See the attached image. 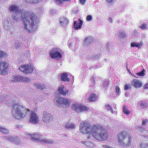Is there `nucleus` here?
Returning <instances> with one entry per match:
<instances>
[{
  "label": "nucleus",
  "mask_w": 148,
  "mask_h": 148,
  "mask_svg": "<svg viewBox=\"0 0 148 148\" xmlns=\"http://www.w3.org/2000/svg\"><path fill=\"white\" fill-rule=\"evenodd\" d=\"M2 98H0V103H1V102H4L5 100H3V99H2Z\"/></svg>",
  "instance_id": "nucleus-52"
},
{
  "label": "nucleus",
  "mask_w": 148,
  "mask_h": 148,
  "mask_svg": "<svg viewBox=\"0 0 148 148\" xmlns=\"http://www.w3.org/2000/svg\"><path fill=\"white\" fill-rule=\"evenodd\" d=\"M50 55L51 57L53 59L60 58L62 57V55L60 52L57 51V49L54 50H53L50 53Z\"/></svg>",
  "instance_id": "nucleus-9"
},
{
  "label": "nucleus",
  "mask_w": 148,
  "mask_h": 148,
  "mask_svg": "<svg viewBox=\"0 0 148 148\" xmlns=\"http://www.w3.org/2000/svg\"><path fill=\"white\" fill-rule=\"evenodd\" d=\"M60 105H63V101H64V98H63V100H60Z\"/></svg>",
  "instance_id": "nucleus-50"
},
{
  "label": "nucleus",
  "mask_w": 148,
  "mask_h": 148,
  "mask_svg": "<svg viewBox=\"0 0 148 148\" xmlns=\"http://www.w3.org/2000/svg\"><path fill=\"white\" fill-rule=\"evenodd\" d=\"M30 79L28 77H23L22 81L25 82H29Z\"/></svg>",
  "instance_id": "nucleus-40"
},
{
  "label": "nucleus",
  "mask_w": 148,
  "mask_h": 148,
  "mask_svg": "<svg viewBox=\"0 0 148 148\" xmlns=\"http://www.w3.org/2000/svg\"><path fill=\"white\" fill-rule=\"evenodd\" d=\"M106 47L107 51L111 52L112 48L110 44L107 43L106 45Z\"/></svg>",
  "instance_id": "nucleus-32"
},
{
  "label": "nucleus",
  "mask_w": 148,
  "mask_h": 148,
  "mask_svg": "<svg viewBox=\"0 0 148 148\" xmlns=\"http://www.w3.org/2000/svg\"><path fill=\"white\" fill-rule=\"evenodd\" d=\"M148 122V121L147 119H145L142 121V125H146Z\"/></svg>",
  "instance_id": "nucleus-46"
},
{
  "label": "nucleus",
  "mask_w": 148,
  "mask_h": 148,
  "mask_svg": "<svg viewBox=\"0 0 148 148\" xmlns=\"http://www.w3.org/2000/svg\"><path fill=\"white\" fill-rule=\"evenodd\" d=\"M60 24L63 26H65L68 23V21L65 17H61L60 19Z\"/></svg>",
  "instance_id": "nucleus-17"
},
{
  "label": "nucleus",
  "mask_w": 148,
  "mask_h": 148,
  "mask_svg": "<svg viewBox=\"0 0 148 148\" xmlns=\"http://www.w3.org/2000/svg\"><path fill=\"white\" fill-rule=\"evenodd\" d=\"M86 0H80V3L82 4H84L86 2Z\"/></svg>",
  "instance_id": "nucleus-49"
},
{
  "label": "nucleus",
  "mask_w": 148,
  "mask_h": 148,
  "mask_svg": "<svg viewBox=\"0 0 148 148\" xmlns=\"http://www.w3.org/2000/svg\"><path fill=\"white\" fill-rule=\"evenodd\" d=\"M127 67V66H126V67Z\"/></svg>",
  "instance_id": "nucleus-57"
},
{
  "label": "nucleus",
  "mask_w": 148,
  "mask_h": 148,
  "mask_svg": "<svg viewBox=\"0 0 148 148\" xmlns=\"http://www.w3.org/2000/svg\"><path fill=\"white\" fill-rule=\"evenodd\" d=\"M3 139L5 140H8L12 142H14L15 143H17V140L18 139V138L17 136L15 137H7L6 136L3 137Z\"/></svg>",
  "instance_id": "nucleus-14"
},
{
  "label": "nucleus",
  "mask_w": 148,
  "mask_h": 148,
  "mask_svg": "<svg viewBox=\"0 0 148 148\" xmlns=\"http://www.w3.org/2000/svg\"><path fill=\"white\" fill-rule=\"evenodd\" d=\"M132 139L129 134L125 131H121L119 133L118 141L119 145L125 147H130Z\"/></svg>",
  "instance_id": "nucleus-3"
},
{
  "label": "nucleus",
  "mask_w": 148,
  "mask_h": 148,
  "mask_svg": "<svg viewBox=\"0 0 148 148\" xmlns=\"http://www.w3.org/2000/svg\"><path fill=\"white\" fill-rule=\"evenodd\" d=\"M27 135L30 136L33 141L37 140H40L41 141L42 143H47L49 144H53L54 143L53 141L51 139H47L46 138L41 139L42 138V135L37 133H35L33 134H27Z\"/></svg>",
  "instance_id": "nucleus-7"
},
{
  "label": "nucleus",
  "mask_w": 148,
  "mask_h": 148,
  "mask_svg": "<svg viewBox=\"0 0 148 148\" xmlns=\"http://www.w3.org/2000/svg\"><path fill=\"white\" fill-rule=\"evenodd\" d=\"M108 20L110 22V23L112 22V19L111 18L109 17L108 18Z\"/></svg>",
  "instance_id": "nucleus-54"
},
{
  "label": "nucleus",
  "mask_w": 148,
  "mask_h": 148,
  "mask_svg": "<svg viewBox=\"0 0 148 148\" xmlns=\"http://www.w3.org/2000/svg\"><path fill=\"white\" fill-rule=\"evenodd\" d=\"M100 56V54H98L97 55L94 56L93 58L96 59H97Z\"/></svg>",
  "instance_id": "nucleus-48"
},
{
  "label": "nucleus",
  "mask_w": 148,
  "mask_h": 148,
  "mask_svg": "<svg viewBox=\"0 0 148 148\" xmlns=\"http://www.w3.org/2000/svg\"><path fill=\"white\" fill-rule=\"evenodd\" d=\"M140 146L142 148H145V147H147V144L143 143V142L141 143Z\"/></svg>",
  "instance_id": "nucleus-42"
},
{
  "label": "nucleus",
  "mask_w": 148,
  "mask_h": 148,
  "mask_svg": "<svg viewBox=\"0 0 148 148\" xmlns=\"http://www.w3.org/2000/svg\"><path fill=\"white\" fill-rule=\"evenodd\" d=\"M86 19L88 21H89L92 19V17L91 15H88L86 17Z\"/></svg>",
  "instance_id": "nucleus-47"
},
{
  "label": "nucleus",
  "mask_w": 148,
  "mask_h": 148,
  "mask_svg": "<svg viewBox=\"0 0 148 148\" xmlns=\"http://www.w3.org/2000/svg\"><path fill=\"white\" fill-rule=\"evenodd\" d=\"M92 81V84H93V85H94L95 83V80H94L93 81Z\"/></svg>",
  "instance_id": "nucleus-55"
},
{
  "label": "nucleus",
  "mask_w": 148,
  "mask_h": 148,
  "mask_svg": "<svg viewBox=\"0 0 148 148\" xmlns=\"http://www.w3.org/2000/svg\"><path fill=\"white\" fill-rule=\"evenodd\" d=\"M26 111L24 107L17 103L13 106L12 111V115L15 118L20 119L25 116Z\"/></svg>",
  "instance_id": "nucleus-4"
},
{
  "label": "nucleus",
  "mask_w": 148,
  "mask_h": 148,
  "mask_svg": "<svg viewBox=\"0 0 148 148\" xmlns=\"http://www.w3.org/2000/svg\"><path fill=\"white\" fill-rule=\"evenodd\" d=\"M64 126L66 128L69 129H72L75 127L74 123L69 122L65 123Z\"/></svg>",
  "instance_id": "nucleus-23"
},
{
  "label": "nucleus",
  "mask_w": 148,
  "mask_h": 148,
  "mask_svg": "<svg viewBox=\"0 0 148 148\" xmlns=\"http://www.w3.org/2000/svg\"><path fill=\"white\" fill-rule=\"evenodd\" d=\"M104 146L105 148H112V147L108 146L107 145H104Z\"/></svg>",
  "instance_id": "nucleus-51"
},
{
  "label": "nucleus",
  "mask_w": 148,
  "mask_h": 148,
  "mask_svg": "<svg viewBox=\"0 0 148 148\" xmlns=\"http://www.w3.org/2000/svg\"><path fill=\"white\" fill-rule=\"evenodd\" d=\"M108 80L105 81L103 82L101 84V86L103 88H106L108 84Z\"/></svg>",
  "instance_id": "nucleus-33"
},
{
  "label": "nucleus",
  "mask_w": 148,
  "mask_h": 148,
  "mask_svg": "<svg viewBox=\"0 0 148 148\" xmlns=\"http://www.w3.org/2000/svg\"><path fill=\"white\" fill-rule=\"evenodd\" d=\"M138 107H140L141 109L146 108L147 106V104L146 102L141 101L139 103Z\"/></svg>",
  "instance_id": "nucleus-26"
},
{
  "label": "nucleus",
  "mask_w": 148,
  "mask_h": 148,
  "mask_svg": "<svg viewBox=\"0 0 148 148\" xmlns=\"http://www.w3.org/2000/svg\"><path fill=\"white\" fill-rule=\"evenodd\" d=\"M130 85L129 84H127L125 85L124 87V90H128L129 88H130Z\"/></svg>",
  "instance_id": "nucleus-44"
},
{
  "label": "nucleus",
  "mask_w": 148,
  "mask_h": 148,
  "mask_svg": "<svg viewBox=\"0 0 148 148\" xmlns=\"http://www.w3.org/2000/svg\"><path fill=\"white\" fill-rule=\"evenodd\" d=\"M39 121L38 117L36 114L34 112H31L30 121L33 123H36Z\"/></svg>",
  "instance_id": "nucleus-10"
},
{
  "label": "nucleus",
  "mask_w": 148,
  "mask_h": 148,
  "mask_svg": "<svg viewBox=\"0 0 148 148\" xmlns=\"http://www.w3.org/2000/svg\"><path fill=\"white\" fill-rule=\"evenodd\" d=\"M51 114L49 113L44 112L42 117L43 121L46 123H49L52 119Z\"/></svg>",
  "instance_id": "nucleus-12"
},
{
  "label": "nucleus",
  "mask_w": 148,
  "mask_h": 148,
  "mask_svg": "<svg viewBox=\"0 0 148 148\" xmlns=\"http://www.w3.org/2000/svg\"><path fill=\"white\" fill-rule=\"evenodd\" d=\"M80 130L82 133L92 134L96 140L100 141L106 140L108 136L105 130L101 126L94 125L92 127L89 123H81Z\"/></svg>",
  "instance_id": "nucleus-1"
},
{
  "label": "nucleus",
  "mask_w": 148,
  "mask_h": 148,
  "mask_svg": "<svg viewBox=\"0 0 148 148\" xmlns=\"http://www.w3.org/2000/svg\"><path fill=\"white\" fill-rule=\"evenodd\" d=\"M143 43L140 42L139 43H137L136 42H133L131 43V46L132 47H137L140 48L142 46Z\"/></svg>",
  "instance_id": "nucleus-24"
},
{
  "label": "nucleus",
  "mask_w": 148,
  "mask_h": 148,
  "mask_svg": "<svg viewBox=\"0 0 148 148\" xmlns=\"http://www.w3.org/2000/svg\"><path fill=\"white\" fill-rule=\"evenodd\" d=\"M60 79L61 81L69 82V79L66 73H63L61 75Z\"/></svg>",
  "instance_id": "nucleus-19"
},
{
  "label": "nucleus",
  "mask_w": 148,
  "mask_h": 148,
  "mask_svg": "<svg viewBox=\"0 0 148 148\" xmlns=\"http://www.w3.org/2000/svg\"><path fill=\"white\" fill-rule=\"evenodd\" d=\"M132 83L133 86L136 88L140 87L142 86L141 83L138 80L136 79H133L132 82Z\"/></svg>",
  "instance_id": "nucleus-16"
},
{
  "label": "nucleus",
  "mask_w": 148,
  "mask_h": 148,
  "mask_svg": "<svg viewBox=\"0 0 148 148\" xmlns=\"http://www.w3.org/2000/svg\"><path fill=\"white\" fill-rule=\"evenodd\" d=\"M139 27L143 30L147 29V24L145 23L142 24L140 25L139 26Z\"/></svg>",
  "instance_id": "nucleus-39"
},
{
  "label": "nucleus",
  "mask_w": 148,
  "mask_h": 148,
  "mask_svg": "<svg viewBox=\"0 0 148 148\" xmlns=\"http://www.w3.org/2000/svg\"><path fill=\"white\" fill-rule=\"evenodd\" d=\"M93 42V39L91 37H88L86 38L84 40L83 45L86 48L88 47L91 45Z\"/></svg>",
  "instance_id": "nucleus-11"
},
{
  "label": "nucleus",
  "mask_w": 148,
  "mask_h": 148,
  "mask_svg": "<svg viewBox=\"0 0 148 148\" xmlns=\"http://www.w3.org/2000/svg\"><path fill=\"white\" fill-rule=\"evenodd\" d=\"M81 109L80 112H82L84 111H88V108L85 106L80 105Z\"/></svg>",
  "instance_id": "nucleus-31"
},
{
  "label": "nucleus",
  "mask_w": 148,
  "mask_h": 148,
  "mask_svg": "<svg viewBox=\"0 0 148 148\" xmlns=\"http://www.w3.org/2000/svg\"><path fill=\"white\" fill-rule=\"evenodd\" d=\"M123 111L125 114L128 115L130 114L129 111L127 110V109L125 107V106H123Z\"/></svg>",
  "instance_id": "nucleus-34"
},
{
  "label": "nucleus",
  "mask_w": 148,
  "mask_h": 148,
  "mask_svg": "<svg viewBox=\"0 0 148 148\" xmlns=\"http://www.w3.org/2000/svg\"><path fill=\"white\" fill-rule=\"evenodd\" d=\"M19 7L16 5H12L10 8V10L12 15V19L14 22L20 19L21 14L18 10Z\"/></svg>",
  "instance_id": "nucleus-6"
},
{
  "label": "nucleus",
  "mask_w": 148,
  "mask_h": 148,
  "mask_svg": "<svg viewBox=\"0 0 148 148\" xmlns=\"http://www.w3.org/2000/svg\"><path fill=\"white\" fill-rule=\"evenodd\" d=\"M80 21V22L78 23L77 21H75L73 24L74 27L76 30H77L82 27L83 24L82 21L80 19H79Z\"/></svg>",
  "instance_id": "nucleus-15"
},
{
  "label": "nucleus",
  "mask_w": 148,
  "mask_h": 148,
  "mask_svg": "<svg viewBox=\"0 0 148 148\" xmlns=\"http://www.w3.org/2000/svg\"><path fill=\"white\" fill-rule=\"evenodd\" d=\"M135 128L140 132H142L143 131L145 130L144 128L138 125L136 126Z\"/></svg>",
  "instance_id": "nucleus-35"
},
{
  "label": "nucleus",
  "mask_w": 148,
  "mask_h": 148,
  "mask_svg": "<svg viewBox=\"0 0 148 148\" xmlns=\"http://www.w3.org/2000/svg\"><path fill=\"white\" fill-rule=\"evenodd\" d=\"M5 56V53L0 50V60H3ZM8 70V64L5 62L0 61V74L1 75L6 74Z\"/></svg>",
  "instance_id": "nucleus-5"
},
{
  "label": "nucleus",
  "mask_w": 148,
  "mask_h": 148,
  "mask_svg": "<svg viewBox=\"0 0 148 148\" xmlns=\"http://www.w3.org/2000/svg\"><path fill=\"white\" fill-rule=\"evenodd\" d=\"M0 131L5 134H8L9 132V131L8 129L2 127H0Z\"/></svg>",
  "instance_id": "nucleus-30"
},
{
  "label": "nucleus",
  "mask_w": 148,
  "mask_h": 148,
  "mask_svg": "<svg viewBox=\"0 0 148 148\" xmlns=\"http://www.w3.org/2000/svg\"><path fill=\"white\" fill-rule=\"evenodd\" d=\"M63 102V105H65L66 106H69V102L68 98H64V101Z\"/></svg>",
  "instance_id": "nucleus-38"
},
{
  "label": "nucleus",
  "mask_w": 148,
  "mask_h": 148,
  "mask_svg": "<svg viewBox=\"0 0 148 148\" xmlns=\"http://www.w3.org/2000/svg\"><path fill=\"white\" fill-rule=\"evenodd\" d=\"M33 84L34 85L35 87L38 89L42 90L46 88V87L43 84L36 83L35 82H34Z\"/></svg>",
  "instance_id": "nucleus-18"
},
{
  "label": "nucleus",
  "mask_w": 148,
  "mask_h": 148,
  "mask_svg": "<svg viewBox=\"0 0 148 148\" xmlns=\"http://www.w3.org/2000/svg\"><path fill=\"white\" fill-rule=\"evenodd\" d=\"M118 35V37L119 38H122L123 39L126 38L127 37V35L124 32L120 31L117 33Z\"/></svg>",
  "instance_id": "nucleus-22"
},
{
  "label": "nucleus",
  "mask_w": 148,
  "mask_h": 148,
  "mask_svg": "<svg viewBox=\"0 0 148 148\" xmlns=\"http://www.w3.org/2000/svg\"><path fill=\"white\" fill-rule=\"evenodd\" d=\"M116 0H106V3L108 4H111Z\"/></svg>",
  "instance_id": "nucleus-43"
},
{
  "label": "nucleus",
  "mask_w": 148,
  "mask_h": 148,
  "mask_svg": "<svg viewBox=\"0 0 148 148\" xmlns=\"http://www.w3.org/2000/svg\"><path fill=\"white\" fill-rule=\"evenodd\" d=\"M71 43H70L69 45V47L70 48L71 47Z\"/></svg>",
  "instance_id": "nucleus-56"
},
{
  "label": "nucleus",
  "mask_w": 148,
  "mask_h": 148,
  "mask_svg": "<svg viewBox=\"0 0 148 148\" xmlns=\"http://www.w3.org/2000/svg\"><path fill=\"white\" fill-rule=\"evenodd\" d=\"M144 71L145 72V71L144 69L141 71L137 73L136 75L138 76H142L143 77L145 75L144 73Z\"/></svg>",
  "instance_id": "nucleus-36"
},
{
  "label": "nucleus",
  "mask_w": 148,
  "mask_h": 148,
  "mask_svg": "<svg viewBox=\"0 0 148 148\" xmlns=\"http://www.w3.org/2000/svg\"><path fill=\"white\" fill-rule=\"evenodd\" d=\"M21 19L23 21L25 29L29 33L34 32L33 26L38 24L39 22L38 18L35 14L28 12L22 13Z\"/></svg>",
  "instance_id": "nucleus-2"
},
{
  "label": "nucleus",
  "mask_w": 148,
  "mask_h": 148,
  "mask_svg": "<svg viewBox=\"0 0 148 148\" xmlns=\"http://www.w3.org/2000/svg\"><path fill=\"white\" fill-rule=\"evenodd\" d=\"M116 89L115 92L116 95H118L119 93L120 89L117 86H116L115 88Z\"/></svg>",
  "instance_id": "nucleus-45"
},
{
  "label": "nucleus",
  "mask_w": 148,
  "mask_h": 148,
  "mask_svg": "<svg viewBox=\"0 0 148 148\" xmlns=\"http://www.w3.org/2000/svg\"><path fill=\"white\" fill-rule=\"evenodd\" d=\"M23 77L20 75H16L14 77V81L15 82H17L22 81Z\"/></svg>",
  "instance_id": "nucleus-27"
},
{
  "label": "nucleus",
  "mask_w": 148,
  "mask_h": 148,
  "mask_svg": "<svg viewBox=\"0 0 148 148\" xmlns=\"http://www.w3.org/2000/svg\"><path fill=\"white\" fill-rule=\"evenodd\" d=\"M15 47L17 49H18L22 46L21 44L19 42H17L14 43Z\"/></svg>",
  "instance_id": "nucleus-41"
},
{
  "label": "nucleus",
  "mask_w": 148,
  "mask_h": 148,
  "mask_svg": "<svg viewBox=\"0 0 148 148\" xmlns=\"http://www.w3.org/2000/svg\"><path fill=\"white\" fill-rule=\"evenodd\" d=\"M58 90L60 93L63 95L66 96L68 95L69 91L66 90V88L63 85H61L58 88Z\"/></svg>",
  "instance_id": "nucleus-13"
},
{
  "label": "nucleus",
  "mask_w": 148,
  "mask_h": 148,
  "mask_svg": "<svg viewBox=\"0 0 148 148\" xmlns=\"http://www.w3.org/2000/svg\"><path fill=\"white\" fill-rule=\"evenodd\" d=\"M60 100H63V98L61 97H56L54 100V102H56L58 106H60Z\"/></svg>",
  "instance_id": "nucleus-28"
},
{
  "label": "nucleus",
  "mask_w": 148,
  "mask_h": 148,
  "mask_svg": "<svg viewBox=\"0 0 148 148\" xmlns=\"http://www.w3.org/2000/svg\"><path fill=\"white\" fill-rule=\"evenodd\" d=\"M144 87L145 88H148V84H145Z\"/></svg>",
  "instance_id": "nucleus-53"
},
{
  "label": "nucleus",
  "mask_w": 148,
  "mask_h": 148,
  "mask_svg": "<svg viewBox=\"0 0 148 148\" xmlns=\"http://www.w3.org/2000/svg\"><path fill=\"white\" fill-rule=\"evenodd\" d=\"M49 14L51 16H54L58 14L57 10L56 9H52L50 10Z\"/></svg>",
  "instance_id": "nucleus-29"
},
{
  "label": "nucleus",
  "mask_w": 148,
  "mask_h": 148,
  "mask_svg": "<svg viewBox=\"0 0 148 148\" xmlns=\"http://www.w3.org/2000/svg\"><path fill=\"white\" fill-rule=\"evenodd\" d=\"M97 99V97L96 95L94 94H91L89 97L88 99V101L90 102L96 101Z\"/></svg>",
  "instance_id": "nucleus-25"
},
{
  "label": "nucleus",
  "mask_w": 148,
  "mask_h": 148,
  "mask_svg": "<svg viewBox=\"0 0 148 148\" xmlns=\"http://www.w3.org/2000/svg\"><path fill=\"white\" fill-rule=\"evenodd\" d=\"M106 108L108 110H110L111 111L112 113H114V112L112 108L110 106L109 104H107L106 105Z\"/></svg>",
  "instance_id": "nucleus-37"
},
{
  "label": "nucleus",
  "mask_w": 148,
  "mask_h": 148,
  "mask_svg": "<svg viewBox=\"0 0 148 148\" xmlns=\"http://www.w3.org/2000/svg\"><path fill=\"white\" fill-rule=\"evenodd\" d=\"M19 69L20 71L27 74L31 73L33 71V68L31 65H25L20 66Z\"/></svg>",
  "instance_id": "nucleus-8"
},
{
  "label": "nucleus",
  "mask_w": 148,
  "mask_h": 148,
  "mask_svg": "<svg viewBox=\"0 0 148 148\" xmlns=\"http://www.w3.org/2000/svg\"><path fill=\"white\" fill-rule=\"evenodd\" d=\"M3 25L6 29H8L9 27H10L11 26V22L9 21L7 19L4 21Z\"/></svg>",
  "instance_id": "nucleus-21"
},
{
  "label": "nucleus",
  "mask_w": 148,
  "mask_h": 148,
  "mask_svg": "<svg viewBox=\"0 0 148 148\" xmlns=\"http://www.w3.org/2000/svg\"><path fill=\"white\" fill-rule=\"evenodd\" d=\"M80 105L78 104L77 103H75L73 104L72 108L77 112L79 113L80 112Z\"/></svg>",
  "instance_id": "nucleus-20"
}]
</instances>
